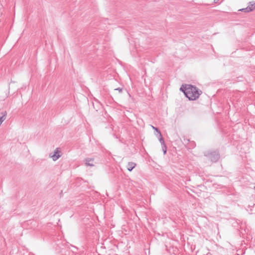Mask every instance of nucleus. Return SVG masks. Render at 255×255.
Returning a JSON list of instances; mask_svg holds the SVG:
<instances>
[{"instance_id":"11","label":"nucleus","mask_w":255,"mask_h":255,"mask_svg":"<svg viewBox=\"0 0 255 255\" xmlns=\"http://www.w3.org/2000/svg\"><path fill=\"white\" fill-rule=\"evenodd\" d=\"M115 90L118 91L120 93H122L123 92V89L121 88H118L116 89Z\"/></svg>"},{"instance_id":"5","label":"nucleus","mask_w":255,"mask_h":255,"mask_svg":"<svg viewBox=\"0 0 255 255\" xmlns=\"http://www.w3.org/2000/svg\"><path fill=\"white\" fill-rule=\"evenodd\" d=\"M136 164L133 162H129L127 165V169L129 171H131L132 169L136 166Z\"/></svg>"},{"instance_id":"10","label":"nucleus","mask_w":255,"mask_h":255,"mask_svg":"<svg viewBox=\"0 0 255 255\" xmlns=\"http://www.w3.org/2000/svg\"><path fill=\"white\" fill-rule=\"evenodd\" d=\"M151 127L154 130H155L157 132V134L161 133L160 131L158 129V128L154 127L153 126H151Z\"/></svg>"},{"instance_id":"9","label":"nucleus","mask_w":255,"mask_h":255,"mask_svg":"<svg viewBox=\"0 0 255 255\" xmlns=\"http://www.w3.org/2000/svg\"><path fill=\"white\" fill-rule=\"evenodd\" d=\"M161 147H162V151L163 152V154H165L167 152V147H166V144L162 145Z\"/></svg>"},{"instance_id":"4","label":"nucleus","mask_w":255,"mask_h":255,"mask_svg":"<svg viewBox=\"0 0 255 255\" xmlns=\"http://www.w3.org/2000/svg\"><path fill=\"white\" fill-rule=\"evenodd\" d=\"M59 152L60 151L58 150V148H56L54 151V154L51 155V153H50L49 156L52 158L53 161H56L61 156L59 154Z\"/></svg>"},{"instance_id":"6","label":"nucleus","mask_w":255,"mask_h":255,"mask_svg":"<svg viewBox=\"0 0 255 255\" xmlns=\"http://www.w3.org/2000/svg\"><path fill=\"white\" fill-rule=\"evenodd\" d=\"M156 136L158 137L159 140L161 145L165 144V142L164 141V139H163V138L162 137V135L161 134V133H160L159 134H157Z\"/></svg>"},{"instance_id":"1","label":"nucleus","mask_w":255,"mask_h":255,"mask_svg":"<svg viewBox=\"0 0 255 255\" xmlns=\"http://www.w3.org/2000/svg\"><path fill=\"white\" fill-rule=\"evenodd\" d=\"M180 90L184 93L185 96L189 100H196L202 93V92L199 91L198 88L191 85H187L185 87L182 86L180 87Z\"/></svg>"},{"instance_id":"7","label":"nucleus","mask_w":255,"mask_h":255,"mask_svg":"<svg viewBox=\"0 0 255 255\" xmlns=\"http://www.w3.org/2000/svg\"><path fill=\"white\" fill-rule=\"evenodd\" d=\"M240 11H244V12H250L252 11V8H250V7H248V6L245 8H242L240 9Z\"/></svg>"},{"instance_id":"8","label":"nucleus","mask_w":255,"mask_h":255,"mask_svg":"<svg viewBox=\"0 0 255 255\" xmlns=\"http://www.w3.org/2000/svg\"><path fill=\"white\" fill-rule=\"evenodd\" d=\"M248 7H250V8H252V11H253L255 8V2L252 3V2H250L248 5Z\"/></svg>"},{"instance_id":"13","label":"nucleus","mask_w":255,"mask_h":255,"mask_svg":"<svg viewBox=\"0 0 255 255\" xmlns=\"http://www.w3.org/2000/svg\"><path fill=\"white\" fill-rule=\"evenodd\" d=\"M219 0H214V3H216L219 1Z\"/></svg>"},{"instance_id":"12","label":"nucleus","mask_w":255,"mask_h":255,"mask_svg":"<svg viewBox=\"0 0 255 255\" xmlns=\"http://www.w3.org/2000/svg\"><path fill=\"white\" fill-rule=\"evenodd\" d=\"M184 140L185 143H187L189 141V139H184Z\"/></svg>"},{"instance_id":"3","label":"nucleus","mask_w":255,"mask_h":255,"mask_svg":"<svg viewBox=\"0 0 255 255\" xmlns=\"http://www.w3.org/2000/svg\"><path fill=\"white\" fill-rule=\"evenodd\" d=\"M94 158L88 157L85 159V163L86 166H94Z\"/></svg>"},{"instance_id":"14","label":"nucleus","mask_w":255,"mask_h":255,"mask_svg":"<svg viewBox=\"0 0 255 255\" xmlns=\"http://www.w3.org/2000/svg\"><path fill=\"white\" fill-rule=\"evenodd\" d=\"M254 189H255V186L254 187Z\"/></svg>"},{"instance_id":"2","label":"nucleus","mask_w":255,"mask_h":255,"mask_svg":"<svg viewBox=\"0 0 255 255\" xmlns=\"http://www.w3.org/2000/svg\"><path fill=\"white\" fill-rule=\"evenodd\" d=\"M204 155L207 157L208 159L214 162L218 161L220 158L219 152L216 151H207L204 153Z\"/></svg>"}]
</instances>
